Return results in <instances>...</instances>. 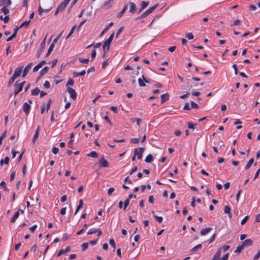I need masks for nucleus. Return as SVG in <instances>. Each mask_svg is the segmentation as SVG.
I'll use <instances>...</instances> for the list:
<instances>
[{
	"mask_svg": "<svg viewBox=\"0 0 260 260\" xmlns=\"http://www.w3.org/2000/svg\"><path fill=\"white\" fill-rule=\"evenodd\" d=\"M74 80L72 78H70L67 82V86L73 85L74 84Z\"/></svg>",
	"mask_w": 260,
	"mask_h": 260,
	"instance_id": "864d4df0",
	"label": "nucleus"
},
{
	"mask_svg": "<svg viewBox=\"0 0 260 260\" xmlns=\"http://www.w3.org/2000/svg\"><path fill=\"white\" fill-rule=\"evenodd\" d=\"M23 67H19L16 68L14 73L13 75V77H14L15 78H17V77H19L22 73Z\"/></svg>",
	"mask_w": 260,
	"mask_h": 260,
	"instance_id": "f03ea898",
	"label": "nucleus"
},
{
	"mask_svg": "<svg viewBox=\"0 0 260 260\" xmlns=\"http://www.w3.org/2000/svg\"><path fill=\"white\" fill-rule=\"evenodd\" d=\"M88 156H90L93 158H96L98 157V154L95 151H92L90 153L87 154Z\"/></svg>",
	"mask_w": 260,
	"mask_h": 260,
	"instance_id": "7c9ffc66",
	"label": "nucleus"
},
{
	"mask_svg": "<svg viewBox=\"0 0 260 260\" xmlns=\"http://www.w3.org/2000/svg\"><path fill=\"white\" fill-rule=\"evenodd\" d=\"M79 60L80 62L84 63H87L89 62V59L88 58H79Z\"/></svg>",
	"mask_w": 260,
	"mask_h": 260,
	"instance_id": "79ce46f5",
	"label": "nucleus"
},
{
	"mask_svg": "<svg viewBox=\"0 0 260 260\" xmlns=\"http://www.w3.org/2000/svg\"><path fill=\"white\" fill-rule=\"evenodd\" d=\"M253 244V241L250 239H246L242 243V245L244 248L245 247H248L252 245Z\"/></svg>",
	"mask_w": 260,
	"mask_h": 260,
	"instance_id": "4468645a",
	"label": "nucleus"
},
{
	"mask_svg": "<svg viewBox=\"0 0 260 260\" xmlns=\"http://www.w3.org/2000/svg\"><path fill=\"white\" fill-rule=\"evenodd\" d=\"M58 151H59V149L57 147H53V148H52V152L54 154H57L58 152Z\"/></svg>",
	"mask_w": 260,
	"mask_h": 260,
	"instance_id": "0e129e2a",
	"label": "nucleus"
},
{
	"mask_svg": "<svg viewBox=\"0 0 260 260\" xmlns=\"http://www.w3.org/2000/svg\"><path fill=\"white\" fill-rule=\"evenodd\" d=\"M32 64V63L30 62L29 64H28L27 65V66L24 68L23 72V74H22L23 77H24L26 76V75L28 73L29 70L31 68Z\"/></svg>",
	"mask_w": 260,
	"mask_h": 260,
	"instance_id": "1a4fd4ad",
	"label": "nucleus"
},
{
	"mask_svg": "<svg viewBox=\"0 0 260 260\" xmlns=\"http://www.w3.org/2000/svg\"><path fill=\"white\" fill-rule=\"evenodd\" d=\"M221 254V248H219L215 254L213 255L212 260H220V257Z\"/></svg>",
	"mask_w": 260,
	"mask_h": 260,
	"instance_id": "f8f14e48",
	"label": "nucleus"
},
{
	"mask_svg": "<svg viewBox=\"0 0 260 260\" xmlns=\"http://www.w3.org/2000/svg\"><path fill=\"white\" fill-rule=\"evenodd\" d=\"M249 219V216H246L245 217H244V218L242 220L241 222V224L242 225H243L248 220V219Z\"/></svg>",
	"mask_w": 260,
	"mask_h": 260,
	"instance_id": "3c124183",
	"label": "nucleus"
},
{
	"mask_svg": "<svg viewBox=\"0 0 260 260\" xmlns=\"http://www.w3.org/2000/svg\"><path fill=\"white\" fill-rule=\"evenodd\" d=\"M253 161H254V159L253 158L250 159V160L248 161V163L245 166V169L247 170L248 169H249L251 167L252 164H253Z\"/></svg>",
	"mask_w": 260,
	"mask_h": 260,
	"instance_id": "a878e982",
	"label": "nucleus"
},
{
	"mask_svg": "<svg viewBox=\"0 0 260 260\" xmlns=\"http://www.w3.org/2000/svg\"><path fill=\"white\" fill-rule=\"evenodd\" d=\"M220 248H221V249H223L224 252H225L230 248V246L224 245V246H222V247H221Z\"/></svg>",
	"mask_w": 260,
	"mask_h": 260,
	"instance_id": "338daca9",
	"label": "nucleus"
},
{
	"mask_svg": "<svg viewBox=\"0 0 260 260\" xmlns=\"http://www.w3.org/2000/svg\"><path fill=\"white\" fill-rule=\"evenodd\" d=\"M111 43L109 41H107V40L105 41L103 46L107 47V51H109Z\"/></svg>",
	"mask_w": 260,
	"mask_h": 260,
	"instance_id": "2f4dec72",
	"label": "nucleus"
},
{
	"mask_svg": "<svg viewBox=\"0 0 260 260\" xmlns=\"http://www.w3.org/2000/svg\"><path fill=\"white\" fill-rule=\"evenodd\" d=\"M18 29H19L18 27H16V28H15L14 29V33H12V35L7 39V41H8V42L11 41L14 38H15L16 36V35H17Z\"/></svg>",
	"mask_w": 260,
	"mask_h": 260,
	"instance_id": "9d476101",
	"label": "nucleus"
},
{
	"mask_svg": "<svg viewBox=\"0 0 260 260\" xmlns=\"http://www.w3.org/2000/svg\"><path fill=\"white\" fill-rule=\"evenodd\" d=\"M144 151V148H137L134 150L135 155L137 156V158L139 159H141L142 158V155Z\"/></svg>",
	"mask_w": 260,
	"mask_h": 260,
	"instance_id": "f257e3e1",
	"label": "nucleus"
},
{
	"mask_svg": "<svg viewBox=\"0 0 260 260\" xmlns=\"http://www.w3.org/2000/svg\"><path fill=\"white\" fill-rule=\"evenodd\" d=\"M158 6V4H156L154 6L150 7L147 11L144 12V14L146 15V16H147L149 14L151 13Z\"/></svg>",
	"mask_w": 260,
	"mask_h": 260,
	"instance_id": "6e6552de",
	"label": "nucleus"
},
{
	"mask_svg": "<svg viewBox=\"0 0 260 260\" xmlns=\"http://www.w3.org/2000/svg\"><path fill=\"white\" fill-rule=\"evenodd\" d=\"M99 162L101 167H109L108 162L104 158L103 156L99 159Z\"/></svg>",
	"mask_w": 260,
	"mask_h": 260,
	"instance_id": "423d86ee",
	"label": "nucleus"
},
{
	"mask_svg": "<svg viewBox=\"0 0 260 260\" xmlns=\"http://www.w3.org/2000/svg\"><path fill=\"white\" fill-rule=\"evenodd\" d=\"M46 63V61L44 60L41 61L33 69V72H36L38 71L44 64Z\"/></svg>",
	"mask_w": 260,
	"mask_h": 260,
	"instance_id": "9b49d317",
	"label": "nucleus"
},
{
	"mask_svg": "<svg viewBox=\"0 0 260 260\" xmlns=\"http://www.w3.org/2000/svg\"><path fill=\"white\" fill-rule=\"evenodd\" d=\"M83 200H80L79 201V205L78 206H77V209L76 210V211H75V214L76 215L78 212L83 207Z\"/></svg>",
	"mask_w": 260,
	"mask_h": 260,
	"instance_id": "4be33fe9",
	"label": "nucleus"
},
{
	"mask_svg": "<svg viewBox=\"0 0 260 260\" xmlns=\"http://www.w3.org/2000/svg\"><path fill=\"white\" fill-rule=\"evenodd\" d=\"M244 248V247H243V246L241 245L239 246H238L237 249H236L235 250V252L236 253H240L241 251L242 250V249Z\"/></svg>",
	"mask_w": 260,
	"mask_h": 260,
	"instance_id": "37998d69",
	"label": "nucleus"
},
{
	"mask_svg": "<svg viewBox=\"0 0 260 260\" xmlns=\"http://www.w3.org/2000/svg\"><path fill=\"white\" fill-rule=\"evenodd\" d=\"M98 231L97 229H90L87 232L88 235H91L96 233Z\"/></svg>",
	"mask_w": 260,
	"mask_h": 260,
	"instance_id": "58836bf2",
	"label": "nucleus"
},
{
	"mask_svg": "<svg viewBox=\"0 0 260 260\" xmlns=\"http://www.w3.org/2000/svg\"><path fill=\"white\" fill-rule=\"evenodd\" d=\"M15 176V172L13 171L11 173V175H10V180L11 181H12L14 180Z\"/></svg>",
	"mask_w": 260,
	"mask_h": 260,
	"instance_id": "bf43d9fd",
	"label": "nucleus"
},
{
	"mask_svg": "<svg viewBox=\"0 0 260 260\" xmlns=\"http://www.w3.org/2000/svg\"><path fill=\"white\" fill-rule=\"evenodd\" d=\"M37 228V224H35V225H34L33 226H31L29 228V230L31 231V232L33 233L36 230Z\"/></svg>",
	"mask_w": 260,
	"mask_h": 260,
	"instance_id": "e2e57ef3",
	"label": "nucleus"
},
{
	"mask_svg": "<svg viewBox=\"0 0 260 260\" xmlns=\"http://www.w3.org/2000/svg\"><path fill=\"white\" fill-rule=\"evenodd\" d=\"M229 254V253L225 254L224 255H223L220 260H228Z\"/></svg>",
	"mask_w": 260,
	"mask_h": 260,
	"instance_id": "680f3d73",
	"label": "nucleus"
},
{
	"mask_svg": "<svg viewBox=\"0 0 260 260\" xmlns=\"http://www.w3.org/2000/svg\"><path fill=\"white\" fill-rule=\"evenodd\" d=\"M152 160H153V157L151 154L148 155L145 159V161L146 162H151Z\"/></svg>",
	"mask_w": 260,
	"mask_h": 260,
	"instance_id": "473e14b6",
	"label": "nucleus"
},
{
	"mask_svg": "<svg viewBox=\"0 0 260 260\" xmlns=\"http://www.w3.org/2000/svg\"><path fill=\"white\" fill-rule=\"evenodd\" d=\"M70 246H68V247H67L65 250H62V249L60 250L58 252V254H57V257L60 256L61 254H64V253H67V252H69V251H70Z\"/></svg>",
	"mask_w": 260,
	"mask_h": 260,
	"instance_id": "a211bd4d",
	"label": "nucleus"
},
{
	"mask_svg": "<svg viewBox=\"0 0 260 260\" xmlns=\"http://www.w3.org/2000/svg\"><path fill=\"white\" fill-rule=\"evenodd\" d=\"M21 85L20 86H15L16 89L14 91L15 95H16L19 92L22 90L23 88L21 87Z\"/></svg>",
	"mask_w": 260,
	"mask_h": 260,
	"instance_id": "c756f323",
	"label": "nucleus"
},
{
	"mask_svg": "<svg viewBox=\"0 0 260 260\" xmlns=\"http://www.w3.org/2000/svg\"><path fill=\"white\" fill-rule=\"evenodd\" d=\"M50 84L49 81H46L44 83L43 86L46 88H49L50 87Z\"/></svg>",
	"mask_w": 260,
	"mask_h": 260,
	"instance_id": "6e6d98bb",
	"label": "nucleus"
},
{
	"mask_svg": "<svg viewBox=\"0 0 260 260\" xmlns=\"http://www.w3.org/2000/svg\"><path fill=\"white\" fill-rule=\"evenodd\" d=\"M202 247V245L201 244H198L197 246L193 247L191 250L190 251L192 252H196L199 250H200Z\"/></svg>",
	"mask_w": 260,
	"mask_h": 260,
	"instance_id": "5701e85b",
	"label": "nucleus"
},
{
	"mask_svg": "<svg viewBox=\"0 0 260 260\" xmlns=\"http://www.w3.org/2000/svg\"><path fill=\"white\" fill-rule=\"evenodd\" d=\"M109 243L110 245L113 247V250H115L116 248V244L114 240L113 239H111L109 240Z\"/></svg>",
	"mask_w": 260,
	"mask_h": 260,
	"instance_id": "c9c22d12",
	"label": "nucleus"
},
{
	"mask_svg": "<svg viewBox=\"0 0 260 260\" xmlns=\"http://www.w3.org/2000/svg\"><path fill=\"white\" fill-rule=\"evenodd\" d=\"M15 79H16V78H15L14 77L12 76L8 82V85L9 86L11 85L13 83V82H14Z\"/></svg>",
	"mask_w": 260,
	"mask_h": 260,
	"instance_id": "603ef678",
	"label": "nucleus"
},
{
	"mask_svg": "<svg viewBox=\"0 0 260 260\" xmlns=\"http://www.w3.org/2000/svg\"><path fill=\"white\" fill-rule=\"evenodd\" d=\"M186 37L188 40H191V39H193L194 37H193V34L192 33L189 32V33L186 34Z\"/></svg>",
	"mask_w": 260,
	"mask_h": 260,
	"instance_id": "de8ad7c7",
	"label": "nucleus"
},
{
	"mask_svg": "<svg viewBox=\"0 0 260 260\" xmlns=\"http://www.w3.org/2000/svg\"><path fill=\"white\" fill-rule=\"evenodd\" d=\"M76 27V25H74L73 27H72L69 34L67 37L66 39H68L73 34Z\"/></svg>",
	"mask_w": 260,
	"mask_h": 260,
	"instance_id": "ea45409f",
	"label": "nucleus"
},
{
	"mask_svg": "<svg viewBox=\"0 0 260 260\" xmlns=\"http://www.w3.org/2000/svg\"><path fill=\"white\" fill-rule=\"evenodd\" d=\"M40 89L38 87H36L31 90V94L32 95H37L40 93Z\"/></svg>",
	"mask_w": 260,
	"mask_h": 260,
	"instance_id": "cd10ccee",
	"label": "nucleus"
},
{
	"mask_svg": "<svg viewBox=\"0 0 260 260\" xmlns=\"http://www.w3.org/2000/svg\"><path fill=\"white\" fill-rule=\"evenodd\" d=\"M190 104H191V108H196V109H198L199 108V106L198 104H197L196 103H194V102L193 101H191L190 102Z\"/></svg>",
	"mask_w": 260,
	"mask_h": 260,
	"instance_id": "09e8293b",
	"label": "nucleus"
},
{
	"mask_svg": "<svg viewBox=\"0 0 260 260\" xmlns=\"http://www.w3.org/2000/svg\"><path fill=\"white\" fill-rule=\"evenodd\" d=\"M30 22V20L25 21L23 22V23L20 25V27H19V29L20 28H21V27H23V26L27 27V26L29 25V24Z\"/></svg>",
	"mask_w": 260,
	"mask_h": 260,
	"instance_id": "e433bc0d",
	"label": "nucleus"
},
{
	"mask_svg": "<svg viewBox=\"0 0 260 260\" xmlns=\"http://www.w3.org/2000/svg\"><path fill=\"white\" fill-rule=\"evenodd\" d=\"M224 212L225 213L230 214L231 208L229 206H225L224 208Z\"/></svg>",
	"mask_w": 260,
	"mask_h": 260,
	"instance_id": "c03bdc74",
	"label": "nucleus"
},
{
	"mask_svg": "<svg viewBox=\"0 0 260 260\" xmlns=\"http://www.w3.org/2000/svg\"><path fill=\"white\" fill-rule=\"evenodd\" d=\"M161 104H163L169 100V95L168 93L162 94L160 95Z\"/></svg>",
	"mask_w": 260,
	"mask_h": 260,
	"instance_id": "f3484780",
	"label": "nucleus"
},
{
	"mask_svg": "<svg viewBox=\"0 0 260 260\" xmlns=\"http://www.w3.org/2000/svg\"><path fill=\"white\" fill-rule=\"evenodd\" d=\"M221 254V248H219L215 254L213 255L212 260H220V257Z\"/></svg>",
	"mask_w": 260,
	"mask_h": 260,
	"instance_id": "ddd939ff",
	"label": "nucleus"
},
{
	"mask_svg": "<svg viewBox=\"0 0 260 260\" xmlns=\"http://www.w3.org/2000/svg\"><path fill=\"white\" fill-rule=\"evenodd\" d=\"M241 24V21L239 19L235 20L233 23L231 25V26H236V25H240Z\"/></svg>",
	"mask_w": 260,
	"mask_h": 260,
	"instance_id": "f704fd0d",
	"label": "nucleus"
},
{
	"mask_svg": "<svg viewBox=\"0 0 260 260\" xmlns=\"http://www.w3.org/2000/svg\"><path fill=\"white\" fill-rule=\"evenodd\" d=\"M49 70L48 67H45L40 72V76H43L45 74H46L48 71Z\"/></svg>",
	"mask_w": 260,
	"mask_h": 260,
	"instance_id": "bb28decb",
	"label": "nucleus"
},
{
	"mask_svg": "<svg viewBox=\"0 0 260 260\" xmlns=\"http://www.w3.org/2000/svg\"><path fill=\"white\" fill-rule=\"evenodd\" d=\"M52 102V101L50 99L48 100L47 104V105H46L47 111H48L49 109H50V106H51V104Z\"/></svg>",
	"mask_w": 260,
	"mask_h": 260,
	"instance_id": "49530a36",
	"label": "nucleus"
},
{
	"mask_svg": "<svg viewBox=\"0 0 260 260\" xmlns=\"http://www.w3.org/2000/svg\"><path fill=\"white\" fill-rule=\"evenodd\" d=\"M211 230L212 228L209 227L203 229L201 231V235L202 236L206 235Z\"/></svg>",
	"mask_w": 260,
	"mask_h": 260,
	"instance_id": "dca6fc26",
	"label": "nucleus"
},
{
	"mask_svg": "<svg viewBox=\"0 0 260 260\" xmlns=\"http://www.w3.org/2000/svg\"><path fill=\"white\" fill-rule=\"evenodd\" d=\"M11 4V0H0V5L8 7Z\"/></svg>",
	"mask_w": 260,
	"mask_h": 260,
	"instance_id": "2eb2a0df",
	"label": "nucleus"
},
{
	"mask_svg": "<svg viewBox=\"0 0 260 260\" xmlns=\"http://www.w3.org/2000/svg\"><path fill=\"white\" fill-rule=\"evenodd\" d=\"M149 5V2L142 1L141 3V10L144 9Z\"/></svg>",
	"mask_w": 260,
	"mask_h": 260,
	"instance_id": "c85d7f7f",
	"label": "nucleus"
},
{
	"mask_svg": "<svg viewBox=\"0 0 260 260\" xmlns=\"http://www.w3.org/2000/svg\"><path fill=\"white\" fill-rule=\"evenodd\" d=\"M195 202H196V198L194 197H193L191 199V206L192 207H195V206H196Z\"/></svg>",
	"mask_w": 260,
	"mask_h": 260,
	"instance_id": "052dcab7",
	"label": "nucleus"
},
{
	"mask_svg": "<svg viewBox=\"0 0 260 260\" xmlns=\"http://www.w3.org/2000/svg\"><path fill=\"white\" fill-rule=\"evenodd\" d=\"M127 4L129 5L130 6L129 12L133 14L135 13L137 10V7L136 4L133 2H129Z\"/></svg>",
	"mask_w": 260,
	"mask_h": 260,
	"instance_id": "0eeeda50",
	"label": "nucleus"
},
{
	"mask_svg": "<svg viewBox=\"0 0 260 260\" xmlns=\"http://www.w3.org/2000/svg\"><path fill=\"white\" fill-rule=\"evenodd\" d=\"M114 190L115 189L114 187H110V188H109L108 190V194L109 196H111L112 192L114 191Z\"/></svg>",
	"mask_w": 260,
	"mask_h": 260,
	"instance_id": "4d7b16f0",
	"label": "nucleus"
},
{
	"mask_svg": "<svg viewBox=\"0 0 260 260\" xmlns=\"http://www.w3.org/2000/svg\"><path fill=\"white\" fill-rule=\"evenodd\" d=\"M184 110H190V108L189 107V104L188 103H185V105L183 107Z\"/></svg>",
	"mask_w": 260,
	"mask_h": 260,
	"instance_id": "69168bd1",
	"label": "nucleus"
},
{
	"mask_svg": "<svg viewBox=\"0 0 260 260\" xmlns=\"http://www.w3.org/2000/svg\"><path fill=\"white\" fill-rule=\"evenodd\" d=\"M1 11L3 12L5 15H7L9 13V10L6 6H3V7L1 9Z\"/></svg>",
	"mask_w": 260,
	"mask_h": 260,
	"instance_id": "72a5a7b5",
	"label": "nucleus"
},
{
	"mask_svg": "<svg viewBox=\"0 0 260 260\" xmlns=\"http://www.w3.org/2000/svg\"><path fill=\"white\" fill-rule=\"evenodd\" d=\"M19 216V211L16 212L11 219V222L14 223Z\"/></svg>",
	"mask_w": 260,
	"mask_h": 260,
	"instance_id": "b1692460",
	"label": "nucleus"
},
{
	"mask_svg": "<svg viewBox=\"0 0 260 260\" xmlns=\"http://www.w3.org/2000/svg\"><path fill=\"white\" fill-rule=\"evenodd\" d=\"M142 78H143V80L141 78H139L138 79V82H139V86H145V82H146V83H150V81L149 80H148L147 79L144 75L142 76Z\"/></svg>",
	"mask_w": 260,
	"mask_h": 260,
	"instance_id": "39448f33",
	"label": "nucleus"
},
{
	"mask_svg": "<svg viewBox=\"0 0 260 260\" xmlns=\"http://www.w3.org/2000/svg\"><path fill=\"white\" fill-rule=\"evenodd\" d=\"M67 5H68L67 3H66L65 2L63 1L59 5V6L57 7V8H58V9H59L60 10V12H62L65 9V8L67 6Z\"/></svg>",
	"mask_w": 260,
	"mask_h": 260,
	"instance_id": "6ab92c4d",
	"label": "nucleus"
},
{
	"mask_svg": "<svg viewBox=\"0 0 260 260\" xmlns=\"http://www.w3.org/2000/svg\"><path fill=\"white\" fill-rule=\"evenodd\" d=\"M154 217L159 223H161L163 220V218L161 216H158L156 215H153Z\"/></svg>",
	"mask_w": 260,
	"mask_h": 260,
	"instance_id": "4c0bfd02",
	"label": "nucleus"
},
{
	"mask_svg": "<svg viewBox=\"0 0 260 260\" xmlns=\"http://www.w3.org/2000/svg\"><path fill=\"white\" fill-rule=\"evenodd\" d=\"M39 131H40V126H38V128L37 129V131L36 132V133L34 136V138L32 139V142L35 143L36 141L37 140L39 135Z\"/></svg>",
	"mask_w": 260,
	"mask_h": 260,
	"instance_id": "aec40b11",
	"label": "nucleus"
},
{
	"mask_svg": "<svg viewBox=\"0 0 260 260\" xmlns=\"http://www.w3.org/2000/svg\"><path fill=\"white\" fill-rule=\"evenodd\" d=\"M129 203V199H127L126 200H125L124 204V210H125L126 208V207L128 206Z\"/></svg>",
	"mask_w": 260,
	"mask_h": 260,
	"instance_id": "5fc2aeb1",
	"label": "nucleus"
},
{
	"mask_svg": "<svg viewBox=\"0 0 260 260\" xmlns=\"http://www.w3.org/2000/svg\"><path fill=\"white\" fill-rule=\"evenodd\" d=\"M187 125H188V128L194 129L195 126L196 125V124H192L191 122H187Z\"/></svg>",
	"mask_w": 260,
	"mask_h": 260,
	"instance_id": "8fccbe9b",
	"label": "nucleus"
},
{
	"mask_svg": "<svg viewBox=\"0 0 260 260\" xmlns=\"http://www.w3.org/2000/svg\"><path fill=\"white\" fill-rule=\"evenodd\" d=\"M86 73V72L85 70H82L81 71V72H73V77H76L78 76H83Z\"/></svg>",
	"mask_w": 260,
	"mask_h": 260,
	"instance_id": "412c9836",
	"label": "nucleus"
},
{
	"mask_svg": "<svg viewBox=\"0 0 260 260\" xmlns=\"http://www.w3.org/2000/svg\"><path fill=\"white\" fill-rule=\"evenodd\" d=\"M140 139L139 138H132L131 139V143L134 144H137L139 142Z\"/></svg>",
	"mask_w": 260,
	"mask_h": 260,
	"instance_id": "a19ab883",
	"label": "nucleus"
},
{
	"mask_svg": "<svg viewBox=\"0 0 260 260\" xmlns=\"http://www.w3.org/2000/svg\"><path fill=\"white\" fill-rule=\"evenodd\" d=\"M67 90L68 92L70 94L71 98H72L73 100H75L77 98V93L75 90L73 88L69 87L67 88Z\"/></svg>",
	"mask_w": 260,
	"mask_h": 260,
	"instance_id": "7ed1b4c3",
	"label": "nucleus"
},
{
	"mask_svg": "<svg viewBox=\"0 0 260 260\" xmlns=\"http://www.w3.org/2000/svg\"><path fill=\"white\" fill-rule=\"evenodd\" d=\"M260 257V252L258 251L257 253L254 255L253 257L254 260H257Z\"/></svg>",
	"mask_w": 260,
	"mask_h": 260,
	"instance_id": "774afa93",
	"label": "nucleus"
},
{
	"mask_svg": "<svg viewBox=\"0 0 260 260\" xmlns=\"http://www.w3.org/2000/svg\"><path fill=\"white\" fill-rule=\"evenodd\" d=\"M30 105L27 102H25L23 105V110L26 115H28L29 113V110L30 109Z\"/></svg>",
	"mask_w": 260,
	"mask_h": 260,
	"instance_id": "20e7f679",
	"label": "nucleus"
},
{
	"mask_svg": "<svg viewBox=\"0 0 260 260\" xmlns=\"http://www.w3.org/2000/svg\"><path fill=\"white\" fill-rule=\"evenodd\" d=\"M128 4H126L124 7L123 8V9L119 12V13L117 15L118 18H120L122 16L123 14L125 13V10L127 7Z\"/></svg>",
	"mask_w": 260,
	"mask_h": 260,
	"instance_id": "393cba45",
	"label": "nucleus"
},
{
	"mask_svg": "<svg viewBox=\"0 0 260 260\" xmlns=\"http://www.w3.org/2000/svg\"><path fill=\"white\" fill-rule=\"evenodd\" d=\"M88 244L87 243H83L81 245L82 250L83 251H85L88 248Z\"/></svg>",
	"mask_w": 260,
	"mask_h": 260,
	"instance_id": "a18cd8bd",
	"label": "nucleus"
},
{
	"mask_svg": "<svg viewBox=\"0 0 260 260\" xmlns=\"http://www.w3.org/2000/svg\"><path fill=\"white\" fill-rule=\"evenodd\" d=\"M54 46H55V45H54V44H51V45L50 46L49 49H48V51H49V53H51V52L52 51V50H53L54 48Z\"/></svg>",
	"mask_w": 260,
	"mask_h": 260,
	"instance_id": "13d9d810",
	"label": "nucleus"
}]
</instances>
